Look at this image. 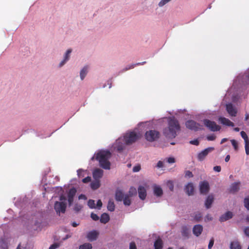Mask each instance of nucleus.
<instances>
[{"label": "nucleus", "instance_id": "nucleus-1", "mask_svg": "<svg viewBox=\"0 0 249 249\" xmlns=\"http://www.w3.org/2000/svg\"><path fill=\"white\" fill-rule=\"evenodd\" d=\"M180 130L178 121L175 117H170L168 120V127L163 130V135L168 138H175L177 132Z\"/></svg>", "mask_w": 249, "mask_h": 249}, {"label": "nucleus", "instance_id": "nucleus-2", "mask_svg": "<svg viewBox=\"0 0 249 249\" xmlns=\"http://www.w3.org/2000/svg\"><path fill=\"white\" fill-rule=\"evenodd\" d=\"M111 153L109 151H101L97 153L95 159L97 160L101 167L105 169H109L110 163L109 159Z\"/></svg>", "mask_w": 249, "mask_h": 249}, {"label": "nucleus", "instance_id": "nucleus-3", "mask_svg": "<svg viewBox=\"0 0 249 249\" xmlns=\"http://www.w3.org/2000/svg\"><path fill=\"white\" fill-rule=\"evenodd\" d=\"M139 138L138 134L132 131L126 133L124 136V139L127 145L131 144L135 142Z\"/></svg>", "mask_w": 249, "mask_h": 249}, {"label": "nucleus", "instance_id": "nucleus-4", "mask_svg": "<svg viewBox=\"0 0 249 249\" xmlns=\"http://www.w3.org/2000/svg\"><path fill=\"white\" fill-rule=\"evenodd\" d=\"M160 137V133L155 130H150L146 132L145 138L147 141L150 142L157 140Z\"/></svg>", "mask_w": 249, "mask_h": 249}, {"label": "nucleus", "instance_id": "nucleus-5", "mask_svg": "<svg viewBox=\"0 0 249 249\" xmlns=\"http://www.w3.org/2000/svg\"><path fill=\"white\" fill-rule=\"evenodd\" d=\"M203 122L205 126L212 131L215 132L219 131L221 129V127L217 125L214 121L208 119H204Z\"/></svg>", "mask_w": 249, "mask_h": 249}, {"label": "nucleus", "instance_id": "nucleus-6", "mask_svg": "<svg viewBox=\"0 0 249 249\" xmlns=\"http://www.w3.org/2000/svg\"><path fill=\"white\" fill-rule=\"evenodd\" d=\"M185 125L187 128L195 131L202 129V126L193 120L187 121Z\"/></svg>", "mask_w": 249, "mask_h": 249}, {"label": "nucleus", "instance_id": "nucleus-7", "mask_svg": "<svg viewBox=\"0 0 249 249\" xmlns=\"http://www.w3.org/2000/svg\"><path fill=\"white\" fill-rule=\"evenodd\" d=\"M66 207L67 205L66 203L63 202L56 201L54 203V209L57 214L60 215V213H65Z\"/></svg>", "mask_w": 249, "mask_h": 249}, {"label": "nucleus", "instance_id": "nucleus-8", "mask_svg": "<svg viewBox=\"0 0 249 249\" xmlns=\"http://www.w3.org/2000/svg\"><path fill=\"white\" fill-rule=\"evenodd\" d=\"M214 148L213 147H210L207 148L202 151L201 152L199 153L197 155V159L199 161H203L206 156L208 155V154L214 150Z\"/></svg>", "mask_w": 249, "mask_h": 249}, {"label": "nucleus", "instance_id": "nucleus-9", "mask_svg": "<svg viewBox=\"0 0 249 249\" xmlns=\"http://www.w3.org/2000/svg\"><path fill=\"white\" fill-rule=\"evenodd\" d=\"M210 190L209 183L206 181H201L199 183V190L201 194L206 195Z\"/></svg>", "mask_w": 249, "mask_h": 249}, {"label": "nucleus", "instance_id": "nucleus-10", "mask_svg": "<svg viewBox=\"0 0 249 249\" xmlns=\"http://www.w3.org/2000/svg\"><path fill=\"white\" fill-rule=\"evenodd\" d=\"M76 193V190L75 188H72L70 189L68 193V200L69 205H71L73 202L74 197L75 196Z\"/></svg>", "mask_w": 249, "mask_h": 249}, {"label": "nucleus", "instance_id": "nucleus-11", "mask_svg": "<svg viewBox=\"0 0 249 249\" xmlns=\"http://www.w3.org/2000/svg\"><path fill=\"white\" fill-rule=\"evenodd\" d=\"M226 110L228 113L231 116L233 117H235L237 114V110L236 108L233 106L232 104L231 103H229L226 105Z\"/></svg>", "mask_w": 249, "mask_h": 249}, {"label": "nucleus", "instance_id": "nucleus-12", "mask_svg": "<svg viewBox=\"0 0 249 249\" xmlns=\"http://www.w3.org/2000/svg\"><path fill=\"white\" fill-rule=\"evenodd\" d=\"M98 235V232L96 231H92L88 233L87 237L89 240L93 241L96 240Z\"/></svg>", "mask_w": 249, "mask_h": 249}, {"label": "nucleus", "instance_id": "nucleus-13", "mask_svg": "<svg viewBox=\"0 0 249 249\" xmlns=\"http://www.w3.org/2000/svg\"><path fill=\"white\" fill-rule=\"evenodd\" d=\"M103 175V171L99 168L96 169L93 172V177L95 180H99Z\"/></svg>", "mask_w": 249, "mask_h": 249}, {"label": "nucleus", "instance_id": "nucleus-14", "mask_svg": "<svg viewBox=\"0 0 249 249\" xmlns=\"http://www.w3.org/2000/svg\"><path fill=\"white\" fill-rule=\"evenodd\" d=\"M185 191L188 196L193 195L194 192V187L191 182L188 183L185 187Z\"/></svg>", "mask_w": 249, "mask_h": 249}, {"label": "nucleus", "instance_id": "nucleus-15", "mask_svg": "<svg viewBox=\"0 0 249 249\" xmlns=\"http://www.w3.org/2000/svg\"><path fill=\"white\" fill-rule=\"evenodd\" d=\"M233 216L232 213L230 211L227 212L225 214L222 215L219 218L220 222H224L231 219Z\"/></svg>", "mask_w": 249, "mask_h": 249}, {"label": "nucleus", "instance_id": "nucleus-16", "mask_svg": "<svg viewBox=\"0 0 249 249\" xmlns=\"http://www.w3.org/2000/svg\"><path fill=\"white\" fill-rule=\"evenodd\" d=\"M203 231V227L202 225L198 224L195 225L193 229V233L196 236H199Z\"/></svg>", "mask_w": 249, "mask_h": 249}, {"label": "nucleus", "instance_id": "nucleus-17", "mask_svg": "<svg viewBox=\"0 0 249 249\" xmlns=\"http://www.w3.org/2000/svg\"><path fill=\"white\" fill-rule=\"evenodd\" d=\"M139 196L142 200L145 199L146 196V191L145 188L143 186H140L138 188Z\"/></svg>", "mask_w": 249, "mask_h": 249}, {"label": "nucleus", "instance_id": "nucleus-18", "mask_svg": "<svg viewBox=\"0 0 249 249\" xmlns=\"http://www.w3.org/2000/svg\"><path fill=\"white\" fill-rule=\"evenodd\" d=\"M214 200V197L213 195H210L207 197L205 202V206L207 209H209L211 207Z\"/></svg>", "mask_w": 249, "mask_h": 249}, {"label": "nucleus", "instance_id": "nucleus-19", "mask_svg": "<svg viewBox=\"0 0 249 249\" xmlns=\"http://www.w3.org/2000/svg\"><path fill=\"white\" fill-rule=\"evenodd\" d=\"M240 182H235L231 184L229 189V192L231 193H234L239 190Z\"/></svg>", "mask_w": 249, "mask_h": 249}, {"label": "nucleus", "instance_id": "nucleus-20", "mask_svg": "<svg viewBox=\"0 0 249 249\" xmlns=\"http://www.w3.org/2000/svg\"><path fill=\"white\" fill-rule=\"evenodd\" d=\"M125 195L121 190H117L115 193V199L117 201H122L124 198Z\"/></svg>", "mask_w": 249, "mask_h": 249}, {"label": "nucleus", "instance_id": "nucleus-21", "mask_svg": "<svg viewBox=\"0 0 249 249\" xmlns=\"http://www.w3.org/2000/svg\"><path fill=\"white\" fill-rule=\"evenodd\" d=\"M219 121L223 124H224V125H226L227 126H234L233 123H232L230 120H229L228 119H227L226 118L220 117L219 118Z\"/></svg>", "mask_w": 249, "mask_h": 249}, {"label": "nucleus", "instance_id": "nucleus-22", "mask_svg": "<svg viewBox=\"0 0 249 249\" xmlns=\"http://www.w3.org/2000/svg\"><path fill=\"white\" fill-rule=\"evenodd\" d=\"M154 193L157 196H161L163 194V191L160 186L155 185L154 186Z\"/></svg>", "mask_w": 249, "mask_h": 249}, {"label": "nucleus", "instance_id": "nucleus-23", "mask_svg": "<svg viewBox=\"0 0 249 249\" xmlns=\"http://www.w3.org/2000/svg\"><path fill=\"white\" fill-rule=\"evenodd\" d=\"M71 51L72 50L71 49H69L67 51L64 56V59L59 64L60 67H62L69 59L70 54L71 53Z\"/></svg>", "mask_w": 249, "mask_h": 249}, {"label": "nucleus", "instance_id": "nucleus-24", "mask_svg": "<svg viewBox=\"0 0 249 249\" xmlns=\"http://www.w3.org/2000/svg\"><path fill=\"white\" fill-rule=\"evenodd\" d=\"M109 220V216L107 213H104L101 215L100 221L102 223L106 224L107 223Z\"/></svg>", "mask_w": 249, "mask_h": 249}, {"label": "nucleus", "instance_id": "nucleus-25", "mask_svg": "<svg viewBox=\"0 0 249 249\" xmlns=\"http://www.w3.org/2000/svg\"><path fill=\"white\" fill-rule=\"evenodd\" d=\"M155 249H162L163 247V242L160 238H158L154 243Z\"/></svg>", "mask_w": 249, "mask_h": 249}, {"label": "nucleus", "instance_id": "nucleus-26", "mask_svg": "<svg viewBox=\"0 0 249 249\" xmlns=\"http://www.w3.org/2000/svg\"><path fill=\"white\" fill-rule=\"evenodd\" d=\"M230 249H241V247L238 242L233 241L231 243Z\"/></svg>", "mask_w": 249, "mask_h": 249}, {"label": "nucleus", "instance_id": "nucleus-27", "mask_svg": "<svg viewBox=\"0 0 249 249\" xmlns=\"http://www.w3.org/2000/svg\"><path fill=\"white\" fill-rule=\"evenodd\" d=\"M100 185V181L99 180H95L90 183V187L93 190L97 189L99 188Z\"/></svg>", "mask_w": 249, "mask_h": 249}, {"label": "nucleus", "instance_id": "nucleus-28", "mask_svg": "<svg viewBox=\"0 0 249 249\" xmlns=\"http://www.w3.org/2000/svg\"><path fill=\"white\" fill-rule=\"evenodd\" d=\"M130 196L128 195H125L124 198L123 199L124 204L125 206H129L131 204V200L130 199Z\"/></svg>", "mask_w": 249, "mask_h": 249}, {"label": "nucleus", "instance_id": "nucleus-29", "mask_svg": "<svg viewBox=\"0 0 249 249\" xmlns=\"http://www.w3.org/2000/svg\"><path fill=\"white\" fill-rule=\"evenodd\" d=\"M88 68L86 66L84 67L82 70L80 71V78L81 80H83L84 78L85 77V76L87 75V72H88Z\"/></svg>", "mask_w": 249, "mask_h": 249}, {"label": "nucleus", "instance_id": "nucleus-30", "mask_svg": "<svg viewBox=\"0 0 249 249\" xmlns=\"http://www.w3.org/2000/svg\"><path fill=\"white\" fill-rule=\"evenodd\" d=\"M107 208L108 210L110 212H113L114 211L115 205H114L113 201H112L111 200H109L108 204H107Z\"/></svg>", "mask_w": 249, "mask_h": 249}, {"label": "nucleus", "instance_id": "nucleus-31", "mask_svg": "<svg viewBox=\"0 0 249 249\" xmlns=\"http://www.w3.org/2000/svg\"><path fill=\"white\" fill-rule=\"evenodd\" d=\"M146 63V62H143L142 63H136V64H132L130 66H127L126 67H125L124 69V71H126L127 70H129L130 69H133L135 67V66H137V65H143L144 64H145Z\"/></svg>", "mask_w": 249, "mask_h": 249}, {"label": "nucleus", "instance_id": "nucleus-32", "mask_svg": "<svg viewBox=\"0 0 249 249\" xmlns=\"http://www.w3.org/2000/svg\"><path fill=\"white\" fill-rule=\"evenodd\" d=\"M189 229L187 227L184 226L182 228L181 233L183 236L188 237L189 235Z\"/></svg>", "mask_w": 249, "mask_h": 249}, {"label": "nucleus", "instance_id": "nucleus-33", "mask_svg": "<svg viewBox=\"0 0 249 249\" xmlns=\"http://www.w3.org/2000/svg\"><path fill=\"white\" fill-rule=\"evenodd\" d=\"M92 245L90 243H85L79 247V249H92Z\"/></svg>", "mask_w": 249, "mask_h": 249}, {"label": "nucleus", "instance_id": "nucleus-34", "mask_svg": "<svg viewBox=\"0 0 249 249\" xmlns=\"http://www.w3.org/2000/svg\"><path fill=\"white\" fill-rule=\"evenodd\" d=\"M137 194L136 189L134 187H131L128 192V196H132Z\"/></svg>", "mask_w": 249, "mask_h": 249}, {"label": "nucleus", "instance_id": "nucleus-35", "mask_svg": "<svg viewBox=\"0 0 249 249\" xmlns=\"http://www.w3.org/2000/svg\"><path fill=\"white\" fill-rule=\"evenodd\" d=\"M240 134L242 138L244 140L245 143H249L248 136L245 132L242 131Z\"/></svg>", "mask_w": 249, "mask_h": 249}, {"label": "nucleus", "instance_id": "nucleus-36", "mask_svg": "<svg viewBox=\"0 0 249 249\" xmlns=\"http://www.w3.org/2000/svg\"><path fill=\"white\" fill-rule=\"evenodd\" d=\"M166 184H167V187H168V188L169 189V190L171 191H173L174 190V186L173 182L172 181L168 180Z\"/></svg>", "mask_w": 249, "mask_h": 249}, {"label": "nucleus", "instance_id": "nucleus-37", "mask_svg": "<svg viewBox=\"0 0 249 249\" xmlns=\"http://www.w3.org/2000/svg\"><path fill=\"white\" fill-rule=\"evenodd\" d=\"M88 205L89 207L91 209H93V208H95V201H94V200H93L92 199H89L88 201Z\"/></svg>", "mask_w": 249, "mask_h": 249}, {"label": "nucleus", "instance_id": "nucleus-38", "mask_svg": "<svg viewBox=\"0 0 249 249\" xmlns=\"http://www.w3.org/2000/svg\"><path fill=\"white\" fill-rule=\"evenodd\" d=\"M201 217H202V215H201V213L198 212V213H195V216H194V219L196 221L198 222L201 220Z\"/></svg>", "mask_w": 249, "mask_h": 249}, {"label": "nucleus", "instance_id": "nucleus-39", "mask_svg": "<svg viewBox=\"0 0 249 249\" xmlns=\"http://www.w3.org/2000/svg\"><path fill=\"white\" fill-rule=\"evenodd\" d=\"M245 207L249 210V197H246L244 201Z\"/></svg>", "mask_w": 249, "mask_h": 249}, {"label": "nucleus", "instance_id": "nucleus-40", "mask_svg": "<svg viewBox=\"0 0 249 249\" xmlns=\"http://www.w3.org/2000/svg\"><path fill=\"white\" fill-rule=\"evenodd\" d=\"M82 208V206L80 204H75L74 207V210L76 212H79Z\"/></svg>", "mask_w": 249, "mask_h": 249}, {"label": "nucleus", "instance_id": "nucleus-41", "mask_svg": "<svg viewBox=\"0 0 249 249\" xmlns=\"http://www.w3.org/2000/svg\"><path fill=\"white\" fill-rule=\"evenodd\" d=\"M171 0H161L160 1L158 5L160 7H162Z\"/></svg>", "mask_w": 249, "mask_h": 249}, {"label": "nucleus", "instance_id": "nucleus-42", "mask_svg": "<svg viewBox=\"0 0 249 249\" xmlns=\"http://www.w3.org/2000/svg\"><path fill=\"white\" fill-rule=\"evenodd\" d=\"M231 143L233 146L235 150L237 151L238 150V143L235 140H231Z\"/></svg>", "mask_w": 249, "mask_h": 249}, {"label": "nucleus", "instance_id": "nucleus-43", "mask_svg": "<svg viewBox=\"0 0 249 249\" xmlns=\"http://www.w3.org/2000/svg\"><path fill=\"white\" fill-rule=\"evenodd\" d=\"M60 246V244L58 243H54L52 244L50 247L49 249H56L58 248Z\"/></svg>", "mask_w": 249, "mask_h": 249}, {"label": "nucleus", "instance_id": "nucleus-44", "mask_svg": "<svg viewBox=\"0 0 249 249\" xmlns=\"http://www.w3.org/2000/svg\"><path fill=\"white\" fill-rule=\"evenodd\" d=\"M91 218L95 221H97L99 219V216L95 213H92L90 215Z\"/></svg>", "mask_w": 249, "mask_h": 249}, {"label": "nucleus", "instance_id": "nucleus-45", "mask_svg": "<svg viewBox=\"0 0 249 249\" xmlns=\"http://www.w3.org/2000/svg\"><path fill=\"white\" fill-rule=\"evenodd\" d=\"M216 139V136L214 134L208 135L207 136V139L208 141H214Z\"/></svg>", "mask_w": 249, "mask_h": 249}, {"label": "nucleus", "instance_id": "nucleus-46", "mask_svg": "<svg viewBox=\"0 0 249 249\" xmlns=\"http://www.w3.org/2000/svg\"><path fill=\"white\" fill-rule=\"evenodd\" d=\"M213 244H214V239H213V238H212L210 240V242H209V245H208V249H211L213 245Z\"/></svg>", "mask_w": 249, "mask_h": 249}, {"label": "nucleus", "instance_id": "nucleus-47", "mask_svg": "<svg viewBox=\"0 0 249 249\" xmlns=\"http://www.w3.org/2000/svg\"><path fill=\"white\" fill-rule=\"evenodd\" d=\"M185 176L186 177L192 178L193 177V174L192 172L190 171H186L185 172Z\"/></svg>", "mask_w": 249, "mask_h": 249}, {"label": "nucleus", "instance_id": "nucleus-48", "mask_svg": "<svg viewBox=\"0 0 249 249\" xmlns=\"http://www.w3.org/2000/svg\"><path fill=\"white\" fill-rule=\"evenodd\" d=\"M141 166L140 165H138L135 166L133 168V171L134 172H139L141 170Z\"/></svg>", "mask_w": 249, "mask_h": 249}, {"label": "nucleus", "instance_id": "nucleus-49", "mask_svg": "<svg viewBox=\"0 0 249 249\" xmlns=\"http://www.w3.org/2000/svg\"><path fill=\"white\" fill-rule=\"evenodd\" d=\"M245 148L246 153L248 155L249 154V143H245Z\"/></svg>", "mask_w": 249, "mask_h": 249}, {"label": "nucleus", "instance_id": "nucleus-50", "mask_svg": "<svg viewBox=\"0 0 249 249\" xmlns=\"http://www.w3.org/2000/svg\"><path fill=\"white\" fill-rule=\"evenodd\" d=\"M129 249H137L135 242H132L130 243Z\"/></svg>", "mask_w": 249, "mask_h": 249}, {"label": "nucleus", "instance_id": "nucleus-51", "mask_svg": "<svg viewBox=\"0 0 249 249\" xmlns=\"http://www.w3.org/2000/svg\"><path fill=\"white\" fill-rule=\"evenodd\" d=\"M91 180V178L89 177H87L83 179L82 181L83 183H86L90 182Z\"/></svg>", "mask_w": 249, "mask_h": 249}, {"label": "nucleus", "instance_id": "nucleus-52", "mask_svg": "<svg viewBox=\"0 0 249 249\" xmlns=\"http://www.w3.org/2000/svg\"><path fill=\"white\" fill-rule=\"evenodd\" d=\"M157 167L159 168H162L163 167V163L162 161L160 160L158 161L157 164Z\"/></svg>", "mask_w": 249, "mask_h": 249}, {"label": "nucleus", "instance_id": "nucleus-53", "mask_svg": "<svg viewBox=\"0 0 249 249\" xmlns=\"http://www.w3.org/2000/svg\"><path fill=\"white\" fill-rule=\"evenodd\" d=\"M102 206V202L101 200H98L97 202V207L98 209H100Z\"/></svg>", "mask_w": 249, "mask_h": 249}, {"label": "nucleus", "instance_id": "nucleus-54", "mask_svg": "<svg viewBox=\"0 0 249 249\" xmlns=\"http://www.w3.org/2000/svg\"><path fill=\"white\" fill-rule=\"evenodd\" d=\"M190 142V143H191L192 144H194L195 145H198L199 143V142L197 140L191 141Z\"/></svg>", "mask_w": 249, "mask_h": 249}, {"label": "nucleus", "instance_id": "nucleus-55", "mask_svg": "<svg viewBox=\"0 0 249 249\" xmlns=\"http://www.w3.org/2000/svg\"><path fill=\"white\" fill-rule=\"evenodd\" d=\"M221 169V168L220 166H215L213 167V170L215 172H219Z\"/></svg>", "mask_w": 249, "mask_h": 249}, {"label": "nucleus", "instance_id": "nucleus-56", "mask_svg": "<svg viewBox=\"0 0 249 249\" xmlns=\"http://www.w3.org/2000/svg\"><path fill=\"white\" fill-rule=\"evenodd\" d=\"M167 161L170 163H173L175 162V160L174 158L170 157L168 159Z\"/></svg>", "mask_w": 249, "mask_h": 249}, {"label": "nucleus", "instance_id": "nucleus-57", "mask_svg": "<svg viewBox=\"0 0 249 249\" xmlns=\"http://www.w3.org/2000/svg\"><path fill=\"white\" fill-rule=\"evenodd\" d=\"M244 232L246 235L249 236V227L245 228Z\"/></svg>", "mask_w": 249, "mask_h": 249}, {"label": "nucleus", "instance_id": "nucleus-58", "mask_svg": "<svg viewBox=\"0 0 249 249\" xmlns=\"http://www.w3.org/2000/svg\"><path fill=\"white\" fill-rule=\"evenodd\" d=\"M78 198H79V199H86L87 197L85 196V195L81 194L79 196Z\"/></svg>", "mask_w": 249, "mask_h": 249}, {"label": "nucleus", "instance_id": "nucleus-59", "mask_svg": "<svg viewBox=\"0 0 249 249\" xmlns=\"http://www.w3.org/2000/svg\"><path fill=\"white\" fill-rule=\"evenodd\" d=\"M59 200L60 201H63V200H66V198L65 196H64L63 195H62L60 196L59 197Z\"/></svg>", "mask_w": 249, "mask_h": 249}, {"label": "nucleus", "instance_id": "nucleus-60", "mask_svg": "<svg viewBox=\"0 0 249 249\" xmlns=\"http://www.w3.org/2000/svg\"><path fill=\"white\" fill-rule=\"evenodd\" d=\"M1 247L3 249H8V246L5 243H3V244L1 245Z\"/></svg>", "mask_w": 249, "mask_h": 249}, {"label": "nucleus", "instance_id": "nucleus-61", "mask_svg": "<svg viewBox=\"0 0 249 249\" xmlns=\"http://www.w3.org/2000/svg\"><path fill=\"white\" fill-rule=\"evenodd\" d=\"M72 227H76L77 226L79 225V223H77L75 222H73L71 224Z\"/></svg>", "mask_w": 249, "mask_h": 249}, {"label": "nucleus", "instance_id": "nucleus-62", "mask_svg": "<svg viewBox=\"0 0 249 249\" xmlns=\"http://www.w3.org/2000/svg\"><path fill=\"white\" fill-rule=\"evenodd\" d=\"M124 149V147L122 146H118L117 147V150L118 151H121Z\"/></svg>", "mask_w": 249, "mask_h": 249}, {"label": "nucleus", "instance_id": "nucleus-63", "mask_svg": "<svg viewBox=\"0 0 249 249\" xmlns=\"http://www.w3.org/2000/svg\"><path fill=\"white\" fill-rule=\"evenodd\" d=\"M230 156L229 155H228L226 157V158H225V161H226V162H228V161H229V160H230Z\"/></svg>", "mask_w": 249, "mask_h": 249}, {"label": "nucleus", "instance_id": "nucleus-64", "mask_svg": "<svg viewBox=\"0 0 249 249\" xmlns=\"http://www.w3.org/2000/svg\"><path fill=\"white\" fill-rule=\"evenodd\" d=\"M249 119V114L248 113H246L245 114V120L247 121Z\"/></svg>", "mask_w": 249, "mask_h": 249}]
</instances>
